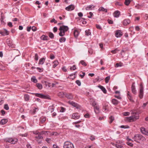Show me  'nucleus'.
<instances>
[{"label":"nucleus","instance_id":"nucleus-1","mask_svg":"<svg viewBox=\"0 0 148 148\" xmlns=\"http://www.w3.org/2000/svg\"><path fill=\"white\" fill-rule=\"evenodd\" d=\"M69 29V28L67 26L62 25L60 27L59 30H60L59 34L61 36H63L65 35L66 32Z\"/></svg>","mask_w":148,"mask_h":148},{"label":"nucleus","instance_id":"nucleus-2","mask_svg":"<svg viewBox=\"0 0 148 148\" xmlns=\"http://www.w3.org/2000/svg\"><path fill=\"white\" fill-rule=\"evenodd\" d=\"M132 116L128 118L130 121H135L139 119V114L137 113L136 112H132Z\"/></svg>","mask_w":148,"mask_h":148},{"label":"nucleus","instance_id":"nucleus-3","mask_svg":"<svg viewBox=\"0 0 148 148\" xmlns=\"http://www.w3.org/2000/svg\"><path fill=\"white\" fill-rule=\"evenodd\" d=\"M133 138L134 139V140L138 142V140H141L144 141L145 140V137L141 135L137 134H136Z\"/></svg>","mask_w":148,"mask_h":148},{"label":"nucleus","instance_id":"nucleus-4","mask_svg":"<svg viewBox=\"0 0 148 148\" xmlns=\"http://www.w3.org/2000/svg\"><path fill=\"white\" fill-rule=\"evenodd\" d=\"M144 88L142 83L140 85V90L139 92V97L140 99H142L143 96L144 94Z\"/></svg>","mask_w":148,"mask_h":148},{"label":"nucleus","instance_id":"nucleus-5","mask_svg":"<svg viewBox=\"0 0 148 148\" xmlns=\"http://www.w3.org/2000/svg\"><path fill=\"white\" fill-rule=\"evenodd\" d=\"M64 148H74L73 144L69 141L65 142L64 145Z\"/></svg>","mask_w":148,"mask_h":148},{"label":"nucleus","instance_id":"nucleus-6","mask_svg":"<svg viewBox=\"0 0 148 148\" xmlns=\"http://www.w3.org/2000/svg\"><path fill=\"white\" fill-rule=\"evenodd\" d=\"M32 94H34L32 93ZM35 96L36 97H39L41 98L48 99H51L48 95H45L39 93H35Z\"/></svg>","mask_w":148,"mask_h":148},{"label":"nucleus","instance_id":"nucleus-7","mask_svg":"<svg viewBox=\"0 0 148 148\" xmlns=\"http://www.w3.org/2000/svg\"><path fill=\"white\" fill-rule=\"evenodd\" d=\"M68 103L70 105H71L74 107H76L77 108H78L79 107V106L77 103L72 101H69Z\"/></svg>","mask_w":148,"mask_h":148},{"label":"nucleus","instance_id":"nucleus-8","mask_svg":"<svg viewBox=\"0 0 148 148\" xmlns=\"http://www.w3.org/2000/svg\"><path fill=\"white\" fill-rule=\"evenodd\" d=\"M140 132L143 134L145 135L148 136V131L144 128H141L140 129Z\"/></svg>","mask_w":148,"mask_h":148},{"label":"nucleus","instance_id":"nucleus-9","mask_svg":"<svg viewBox=\"0 0 148 148\" xmlns=\"http://www.w3.org/2000/svg\"><path fill=\"white\" fill-rule=\"evenodd\" d=\"M65 96L67 99H72L73 96L71 93H66L65 94Z\"/></svg>","mask_w":148,"mask_h":148},{"label":"nucleus","instance_id":"nucleus-10","mask_svg":"<svg viewBox=\"0 0 148 148\" xmlns=\"http://www.w3.org/2000/svg\"><path fill=\"white\" fill-rule=\"evenodd\" d=\"M115 36L117 38L120 37L123 34L120 30H117L115 34Z\"/></svg>","mask_w":148,"mask_h":148},{"label":"nucleus","instance_id":"nucleus-11","mask_svg":"<svg viewBox=\"0 0 148 148\" xmlns=\"http://www.w3.org/2000/svg\"><path fill=\"white\" fill-rule=\"evenodd\" d=\"M80 116L79 114L77 113H73L72 114L71 118L72 119H78L79 118Z\"/></svg>","mask_w":148,"mask_h":148},{"label":"nucleus","instance_id":"nucleus-12","mask_svg":"<svg viewBox=\"0 0 148 148\" xmlns=\"http://www.w3.org/2000/svg\"><path fill=\"white\" fill-rule=\"evenodd\" d=\"M75 6L73 5H71L65 8V9L67 11H71L73 10Z\"/></svg>","mask_w":148,"mask_h":148},{"label":"nucleus","instance_id":"nucleus-13","mask_svg":"<svg viewBox=\"0 0 148 148\" xmlns=\"http://www.w3.org/2000/svg\"><path fill=\"white\" fill-rule=\"evenodd\" d=\"M120 15V12L118 10L116 11L113 13V15L114 17L117 18L119 17Z\"/></svg>","mask_w":148,"mask_h":148},{"label":"nucleus","instance_id":"nucleus-14","mask_svg":"<svg viewBox=\"0 0 148 148\" xmlns=\"http://www.w3.org/2000/svg\"><path fill=\"white\" fill-rule=\"evenodd\" d=\"M130 22V21L129 19H127L124 20L123 22V25L125 26H126L129 24Z\"/></svg>","mask_w":148,"mask_h":148},{"label":"nucleus","instance_id":"nucleus-15","mask_svg":"<svg viewBox=\"0 0 148 148\" xmlns=\"http://www.w3.org/2000/svg\"><path fill=\"white\" fill-rule=\"evenodd\" d=\"M97 87L101 89L104 93L105 94L106 93L107 91L105 88L104 87L101 85H98L97 86Z\"/></svg>","mask_w":148,"mask_h":148},{"label":"nucleus","instance_id":"nucleus-16","mask_svg":"<svg viewBox=\"0 0 148 148\" xmlns=\"http://www.w3.org/2000/svg\"><path fill=\"white\" fill-rule=\"evenodd\" d=\"M45 59L44 58H42L39 60L38 63L39 64H43L45 61Z\"/></svg>","mask_w":148,"mask_h":148},{"label":"nucleus","instance_id":"nucleus-17","mask_svg":"<svg viewBox=\"0 0 148 148\" xmlns=\"http://www.w3.org/2000/svg\"><path fill=\"white\" fill-rule=\"evenodd\" d=\"M0 34L2 35L5 36L9 34L8 32L6 29H4V32H0Z\"/></svg>","mask_w":148,"mask_h":148},{"label":"nucleus","instance_id":"nucleus-18","mask_svg":"<svg viewBox=\"0 0 148 148\" xmlns=\"http://www.w3.org/2000/svg\"><path fill=\"white\" fill-rule=\"evenodd\" d=\"M95 112L96 114H98L99 112V107L98 106H96L94 107Z\"/></svg>","mask_w":148,"mask_h":148},{"label":"nucleus","instance_id":"nucleus-19","mask_svg":"<svg viewBox=\"0 0 148 148\" xmlns=\"http://www.w3.org/2000/svg\"><path fill=\"white\" fill-rule=\"evenodd\" d=\"M131 89L132 92L135 94L136 93V90L135 86H132Z\"/></svg>","mask_w":148,"mask_h":148},{"label":"nucleus","instance_id":"nucleus-20","mask_svg":"<svg viewBox=\"0 0 148 148\" xmlns=\"http://www.w3.org/2000/svg\"><path fill=\"white\" fill-rule=\"evenodd\" d=\"M144 5V3H142L140 4H138L135 6V7L138 9H140Z\"/></svg>","mask_w":148,"mask_h":148},{"label":"nucleus","instance_id":"nucleus-21","mask_svg":"<svg viewBox=\"0 0 148 148\" xmlns=\"http://www.w3.org/2000/svg\"><path fill=\"white\" fill-rule=\"evenodd\" d=\"M112 102L114 105H117L118 104L119 102L116 99H113L112 100Z\"/></svg>","mask_w":148,"mask_h":148},{"label":"nucleus","instance_id":"nucleus-22","mask_svg":"<svg viewBox=\"0 0 148 148\" xmlns=\"http://www.w3.org/2000/svg\"><path fill=\"white\" fill-rule=\"evenodd\" d=\"M73 34L75 37L77 38L79 34V32L77 30H75Z\"/></svg>","mask_w":148,"mask_h":148},{"label":"nucleus","instance_id":"nucleus-23","mask_svg":"<svg viewBox=\"0 0 148 148\" xmlns=\"http://www.w3.org/2000/svg\"><path fill=\"white\" fill-rule=\"evenodd\" d=\"M98 10L99 11H101L105 12H107V9H106L104 8H103L102 7H100V8H99Z\"/></svg>","mask_w":148,"mask_h":148},{"label":"nucleus","instance_id":"nucleus-24","mask_svg":"<svg viewBox=\"0 0 148 148\" xmlns=\"http://www.w3.org/2000/svg\"><path fill=\"white\" fill-rule=\"evenodd\" d=\"M6 42L7 44L10 47L12 46V42L11 40L8 39L6 40Z\"/></svg>","mask_w":148,"mask_h":148},{"label":"nucleus","instance_id":"nucleus-25","mask_svg":"<svg viewBox=\"0 0 148 148\" xmlns=\"http://www.w3.org/2000/svg\"><path fill=\"white\" fill-rule=\"evenodd\" d=\"M8 121V120L6 119H3L1 120L0 122V123L2 125H4Z\"/></svg>","mask_w":148,"mask_h":148},{"label":"nucleus","instance_id":"nucleus-26","mask_svg":"<svg viewBox=\"0 0 148 148\" xmlns=\"http://www.w3.org/2000/svg\"><path fill=\"white\" fill-rule=\"evenodd\" d=\"M36 87L39 90H41L42 88V86L41 84L39 83H37L36 84Z\"/></svg>","mask_w":148,"mask_h":148},{"label":"nucleus","instance_id":"nucleus-27","mask_svg":"<svg viewBox=\"0 0 148 148\" xmlns=\"http://www.w3.org/2000/svg\"><path fill=\"white\" fill-rule=\"evenodd\" d=\"M31 80L32 82H33L34 83H36L38 82L37 80L36 79L35 76L32 77L31 79Z\"/></svg>","mask_w":148,"mask_h":148},{"label":"nucleus","instance_id":"nucleus-28","mask_svg":"<svg viewBox=\"0 0 148 148\" xmlns=\"http://www.w3.org/2000/svg\"><path fill=\"white\" fill-rule=\"evenodd\" d=\"M48 37L44 35H42L41 37L40 38L43 40H48Z\"/></svg>","mask_w":148,"mask_h":148},{"label":"nucleus","instance_id":"nucleus-29","mask_svg":"<svg viewBox=\"0 0 148 148\" xmlns=\"http://www.w3.org/2000/svg\"><path fill=\"white\" fill-rule=\"evenodd\" d=\"M58 95L60 97H63L65 94L63 92H60L58 93Z\"/></svg>","mask_w":148,"mask_h":148},{"label":"nucleus","instance_id":"nucleus-30","mask_svg":"<svg viewBox=\"0 0 148 148\" xmlns=\"http://www.w3.org/2000/svg\"><path fill=\"white\" fill-rule=\"evenodd\" d=\"M41 134L40 133L37 136H35V138L38 139H42L43 137L42 136Z\"/></svg>","mask_w":148,"mask_h":148},{"label":"nucleus","instance_id":"nucleus-31","mask_svg":"<svg viewBox=\"0 0 148 148\" xmlns=\"http://www.w3.org/2000/svg\"><path fill=\"white\" fill-rule=\"evenodd\" d=\"M113 145L115 146L116 147L118 148H122L123 147L122 144H118L113 143Z\"/></svg>","mask_w":148,"mask_h":148},{"label":"nucleus","instance_id":"nucleus-32","mask_svg":"<svg viewBox=\"0 0 148 148\" xmlns=\"http://www.w3.org/2000/svg\"><path fill=\"white\" fill-rule=\"evenodd\" d=\"M48 34L49 37L50 38L53 39L54 38V35L52 32H48Z\"/></svg>","mask_w":148,"mask_h":148},{"label":"nucleus","instance_id":"nucleus-33","mask_svg":"<svg viewBox=\"0 0 148 148\" xmlns=\"http://www.w3.org/2000/svg\"><path fill=\"white\" fill-rule=\"evenodd\" d=\"M54 64L53 65V67L55 68L56 67L58 64V62L57 61H54L53 62Z\"/></svg>","mask_w":148,"mask_h":148},{"label":"nucleus","instance_id":"nucleus-34","mask_svg":"<svg viewBox=\"0 0 148 148\" xmlns=\"http://www.w3.org/2000/svg\"><path fill=\"white\" fill-rule=\"evenodd\" d=\"M24 98L25 101H28L29 99V96L27 94H25L24 95Z\"/></svg>","mask_w":148,"mask_h":148},{"label":"nucleus","instance_id":"nucleus-35","mask_svg":"<svg viewBox=\"0 0 148 148\" xmlns=\"http://www.w3.org/2000/svg\"><path fill=\"white\" fill-rule=\"evenodd\" d=\"M66 40V38L65 37H62L60 38L59 41L60 42H64Z\"/></svg>","mask_w":148,"mask_h":148},{"label":"nucleus","instance_id":"nucleus-36","mask_svg":"<svg viewBox=\"0 0 148 148\" xmlns=\"http://www.w3.org/2000/svg\"><path fill=\"white\" fill-rule=\"evenodd\" d=\"M131 2V0H125L124 3L126 5H128Z\"/></svg>","mask_w":148,"mask_h":148},{"label":"nucleus","instance_id":"nucleus-37","mask_svg":"<svg viewBox=\"0 0 148 148\" xmlns=\"http://www.w3.org/2000/svg\"><path fill=\"white\" fill-rule=\"evenodd\" d=\"M109 119L110 120V121H109V123H111L114 120V118L112 116H111L109 117Z\"/></svg>","mask_w":148,"mask_h":148},{"label":"nucleus","instance_id":"nucleus-38","mask_svg":"<svg viewBox=\"0 0 148 148\" xmlns=\"http://www.w3.org/2000/svg\"><path fill=\"white\" fill-rule=\"evenodd\" d=\"M86 35L87 36H89L91 34V33L90 32L89 29L86 30L85 31Z\"/></svg>","mask_w":148,"mask_h":148},{"label":"nucleus","instance_id":"nucleus-39","mask_svg":"<svg viewBox=\"0 0 148 148\" xmlns=\"http://www.w3.org/2000/svg\"><path fill=\"white\" fill-rule=\"evenodd\" d=\"M80 63L84 66H86L87 65L86 63L84 60H81L80 62Z\"/></svg>","mask_w":148,"mask_h":148},{"label":"nucleus","instance_id":"nucleus-40","mask_svg":"<svg viewBox=\"0 0 148 148\" xmlns=\"http://www.w3.org/2000/svg\"><path fill=\"white\" fill-rule=\"evenodd\" d=\"M110 76H108L105 78V82L106 83H107L108 82L109 80H110Z\"/></svg>","mask_w":148,"mask_h":148},{"label":"nucleus","instance_id":"nucleus-41","mask_svg":"<svg viewBox=\"0 0 148 148\" xmlns=\"http://www.w3.org/2000/svg\"><path fill=\"white\" fill-rule=\"evenodd\" d=\"M103 78L100 77H98L96 78L95 79L97 81H100L103 79Z\"/></svg>","mask_w":148,"mask_h":148},{"label":"nucleus","instance_id":"nucleus-42","mask_svg":"<svg viewBox=\"0 0 148 148\" xmlns=\"http://www.w3.org/2000/svg\"><path fill=\"white\" fill-rule=\"evenodd\" d=\"M40 122L42 123H44L46 120V119L45 117L40 118Z\"/></svg>","mask_w":148,"mask_h":148},{"label":"nucleus","instance_id":"nucleus-43","mask_svg":"<svg viewBox=\"0 0 148 148\" xmlns=\"http://www.w3.org/2000/svg\"><path fill=\"white\" fill-rule=\"evenodd\" d=\"M4 108L6 110H8L9 109V106L7 104H5L4 105Z\"/></svg>","mask_w":148,"mask_h":148},{"label":"nucleus","instance_id":"nucleus-44","mask_svg":"<svg viewBox=\"0 0 148 148\" xmlns=\"http://www.w3.org/2000/svg\"><path fill=\"white\" fill-rule=\"evenodd\" d=\"M44 82L45 83L44 84L45 85L46 87L48 86L49 87H50V86L49 85L50 83L47 82L46 81H44Z\"/></svg>","mask_w":148,"mask_h":148},{"label":"nucleus","instance_id":"nucleus-45","mask_svg":"<svg viewBox=\"0 0 148 148\" xmlns=\"http://www.w3.org/2000/svg\"><path fill=\"white\" fill-rule=\"evenodd\" d=\"M76 69L75 66L74 65L72 67H71L70 68V69L71 70H75Z\"/></svg>","mask_w":148,"mask_h":148},{"label":"nucleus","instance_id":"nucleus-46","mask_svg":"<svg viewBox=\"0 0 148 148\" xmlns=\"http://www.w3.org/2000/svg\"><path fill=\"white\" fill-rule=\"evenodd\" d=\"M120 127L122 128H129V127L128 126H125V125H121Z\"/></svg>","mask_w":148,"mask_h":148},{"label":"nucleus","instance_id":"nucleus-47","mask_svg":"<svg viewBox=\"0 0 148 148\" xmlns=\"http://www.w3.org/2000/svg\"><path fill=\"white\" fill-rule=\"evenodd\" d=\"M122 63L119 64L118 63H117L116 64L115 66V67H118L119 66H121L122 65Z\"/></svg>","mask_w":148,"mask_h":148},{"label":"nucleus","instance_id":"nucleus-48","mask_svg":"<svg viewBox=\"0 0 148 148\" xmlns=\"http://www.w3.org/2000/svg\"><path fill=\"white\" fill-rule=\"evenodd\" d=\"M130 113L128 112H125L123 113V115L125 116H127L129 115Z\"/></svg>","mask_w":148,"mask_h":148},{"label":"nucleus","instance_id":"nucleus-49","mask_svg":"<svg viewBox=\"0 0 148 148\" xmlns=\"http://www.w3.org/2000/svg\"><path fill=\"white\" fill-rule=\"evenodd\" d=\"M17 141V139H13V140H12V142L11 143L12 144H14Z\"/></svg>","mask_w":148,"mask_h":148},{"label":"nucleus","instance_id":"nucleus-50","mask_svg":"<svg viewBox=\"0 0 148 148\" xmlns=\"http://www.w3.org/2000/svg\"><path fill=\"white\" fill-rule=\"evenodd\" d=\"M96 28L98 29H102V28H101V26L98 24H96Z\"/></svg>","mask_w":148,"mask_h":148},{"label":"nucleus","instance_id":"nucleus-51","mask_svg":"<svg viewBox=\"0 0 148 148\" xmlns=\"http://www.w3.org/2000/svg\"><path fill=\"white\" fill-rule=\"evenodd\" d=\"M38 56L37 53L35 54V59L37 61L38 60Z\"/></svg>","mask_w":148,"mask_h":148},{"label":"nucleus","instance_id":"nucleus-52","mask_svg":"<svg viewBox=\"0 0 148 148\" xmlns=\"http://www.w3.org/2000/svg\"><path fill=\"white\" fill-rule=\"evenodd\" d=\"M92 6H93L91 5H89L87 7H86V10H88L89 9L91 8Z\"/></svg>","mask_w":148,"mask_h":148},{"label":"nucleus","instance_id":"nucleus-53","mask_svg":"<svg viewBox=\"0 0 148 148\" xmlns=\"http://www.w3.org/2000/svg\"><path fill=\"white\" fill-rule=\"evenodd\" d=\"M127 144L130 147H132L133 146V144L131 143H130L129 141L127 142Z\"/></svg>","mask_w":148,"mask_h":148},{"label":"nucleus","instance_id":"nucleus-54","mask_svg":"<svg viewBox=\"0 0 148 148\" xmlns=\"http://www.w3.org/2000/svg\"><path fill=\"white\" fill-rule=\"evenodd\" d=\"M119 50H118L117 49H115L114 50H112L111 51V52L112 53H116V52L118 51H119Z\"/></svg>","mask_w":148,"mask_h":148},{"label":"nucleus","instance_id":"nucleus-55","mask_svg":"<svg viewBox=\"0 0 148 148\" xmlns=\"http://www.w3.org/2000/svg\"><path fill=\"white\" fill-rule=\"evenodd\" d=\"M76 83L78 86H80L81 85V82L79 80H77L76 81Z\"/></svg>","mask_w":148,"mask_h":148},{"label":"nucleus","instance_id":"nucleus-56","mask_svg":"<svg viewBox=\"0 0 148 148\" xmlns=\"http://www.w3.org/2000/svg\"><path fill=\"white\" fill-rule=\"evenodd\" d=\"M36 69L38 70V71L40 72H42L43 71V69H42L41 68L39 67H37Z\"/></svg>","mask_w":148,"mask_h":148},{"label":"nucleus","instance_id":"nucleus-57","mask_svg":"<svg viewBox=\"0 0 148 148\" xmlns=\"http://www.w3.org/2000/svg\"><path fill=\"white\" fill-rule=\"evenodd\" d=\"M65 108L63 107H61V110L60 111L61 112H63L64 111Z\"/></svg>","mask_w":148,"mask_h":148},{"label":"nucleus","instance_id":"nucleus-58","mask_svg":"<svg viewBox=\"0 0 148 148\" xmlns=\"http://www.w3.org/2000/svg\"><path fill=\"white\" fill-rule=\"evenodd\" d=\"M50 58L51 59H53L55 58L54 56L52 54H51L50 56Z\"/></svg>","mask_w":148,"mask_h":148},{"label":"nucleus","instance_id":"nucleus-59","mask_svg":"<svg viewBox=\"0 0 148 148\" xmlns=\"http://www.w3.org/2000/svg\"><path fill=\"white\" fill-rule=\"evenodd\" d=\"M38 109L37 108H35L33 112H32L33 114H34L37 112V110H38Z\"/></svg>","mask_w":148,"mask_h":148},{"label":"nucleus","instance_id":"nucleus-60","mask_svg":"<svg viewBox=\"0 0 148 148\" xmlns=\"http://www.w3.org/2000/svg\"><path fill=\"white\" fill-rule=\"evenodd\" d=\"M82 75H80L79 76L82 78H83L85 75V73L84 72H82Z\"/></svg>","mask_w":148,"mask_h":148},{"label":"nucleus","instance_id":"nucleus-61","mask_svg":"<svg viewBox=\"0 0 148 148\" xmlns=\"http://www.w3.org/2000/svg\"><path fill=\"white\" fill-rule=\"evenodd\" d=\"M108 22L109 24H112L113 23V21L110 20V19H108Z\"/></svg>","mask_w":148,"mask_h":148},{"label":"nucleus","instance_id":"nucleus-62","mask_svg":"<svg viewBox=\"0 0 148 148\" xmlns=\"http://www.w3.org/2000/svg\"><path fill=\"white\" fill-rule=\"evenodd\" d=\"M32 29L33 31H35L36 30V28L35 27L33 26L32 27Z\"/></svg>","mask_w":148,"mask_h":148},{"label":"nucleus","instance_id":"nucleus-63","mask_svg":"<svg viewBox=\"0 0 148 148\" xmlns=\"http://www.w3.org/2000/svg\"><path fill=\"white\" fill-rule=\"evenodd\" d=\"M84 116L85 118H88L89 117L90 115L88 114L87 113L84 115Z\"/></svg>","mask_w":148,"mask_h":148},{"label":"nucleus","instance_id":"nucleus-64","mask_svg":"<svg viewBox=\"0 0 148 148\" xmlns=\"http://www.w3.org/2000/svg\"><path fill=\"white\" fill-rule=\"evenodd\" d=\"M57 28L56 27H54L53 28V31L54 32H56L57 31Z\"/></svg>","mask_w":148,"mask_h":148}]
</instances>
